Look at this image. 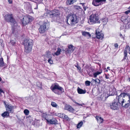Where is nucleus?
Masks as SVG:
<instances>
[{"label": "nucleus", "instance_id": "62", "mask_svg": "<svg viewBox=\"0 0 130 130\" xmlns=\"http://www.w3.org/2000/svg\"><path fill=\"white\" fill-rule=\"evenodd\" d=\"M109 1H111L112 0H109Z\"/></svg>", "mask_w": 130, "mask_h": 130}, {"label": "nucleus", "instance_id": "50", "mask_svg": "<svg viewBox=\"0 0 130 130\" xmlns=\"http://www.w3.org/2000/svg\"><path fill=\"white\" fill-rule=\"evenodd\" d=\"M105 77L107 79L109 78V77L106 74H105Z\"/></svg>", "mask_w": 130, "mask_h": 130}, {"label": "nucleus", "instance_id": "63", "mask_svg": "<svg viewBox=\"0 0 130 130\" xmlns=\"http://www.w3.org/2000/svg\"><path fill=\"white\" fill-rule=\"evenodd\" d=\"M5 105H6V104H5Z\"/></svg>", "mask_w": 130, "mask_h": 130}, {"label": "nucleus", "instance_id": "11", "mask_svg": "<svg viewBox=\"0 0 130 130\" xmlns=\"http://www.w3.org/2000/svg\"><path fill=\"white\" fill-rule=\"evenodd\" d=\"M106 0H93L92 4L95 6H98L101 5V3L105 2Z\"/></svg>", "mask_w": 130, "mask_h": 130}, {"label": "nucleus", "instance_id": "18", "mask_svg": "<svg viewBox=\"0 0 130 130\" xmlns=\"http://www.w3.org/2000/svg\"><path fill=\"white\" fill-rule=\"evenodd\" d=\"M75 49L74 47L72 45H70L68 46L67 51L68 53H70L73 52Z\"/></svg>", "mask_w": 130, "mask_h": 130}, {"label": "nucleus", "instance_id": "64", "mask_svg": "<svg viewBox=\"0 0 130 130\" xmlns=\"http://www.w3.org/2000/svg\"><path fill=\"white\" fill-rule=\"evenodd\" d=\"M129 8L130 9V6L129 7Z\"/></svg>", "mask_w": 130, "mask_h": 130}, {"label": "nucleus", "instance_id": "4", "mask_svg": "<svg viewBox=\"0 0 130 130\" xmlns=\"http://www.w3.org/2000/svg\"><path fill=\"white\" fill-rule=\"evenodd\" d=\"M59 15L60 13L59 12L58 10H55L45 13L43 15V17H45V18L47 17L53 18L57 17Z\"/></svg>", "mask_w": 130, "mask_h": 130}, {"label": "nucleus", "instance_id": "44", "mask_svg": "<svg viewBox=\"0 0 130 130\" xmlns=\"http://www.w3.org/2000/svg\"><path fill=\"white\" fill-rule=\"evenodd\" d=\"M34 1H33V2H34L35 3H37V2H36V1L38 2V3L40 2H41V0H34Z\"/></svg>", "mask_w": 130, "mask_h": 130}, {"label": "nucleus", "instance_id": "54", "mask_svg": "<svg viewBox=\"0 0 130 130\" xmlns=\"http://www.w3.org/2000/svg\"><path fill=\"white\" fill-rule=\"evenodd\" d=\"M120 28H121V29H123V27H120Z\"/></svg>", "mask_w": 130, "mask_h": 130}, {"label": "nucleus", "instance_id": "9", "mask_svg": "<svg viewBox=\"0 0 130 130\" xmlns=\"http://www.w3.org/2000/svg\"><path fill=\"white\" fill-rule=\"evenodd\" d=\"M127 16L126 15H123L121 17V20L125 25V28H128L130 27V22H128L127 20Z\"/></svg>", "mask_w": 130, "mask_h": 130}, {"label": "nucleus", "instance_id": "2", "mask_svg": "<svg viewBox=\"0 0 130 130\" xmlns=\"http://www.w3.org/2000/svg\"><path fill=\"white\" fill-rule=\"evenodd\" d=\"M32 40L30 39H26L24 41V45L25 46V52L26 53H29L31 51L32 46Z\"/></svg>", "mask_w": 130, "mask_h": 130}, {"label": "nucleus", "instance_id": "35", "mask_svg": "<svg viewBox=\"0 0 130 130\" xmlns=\"http://www.w3.org/2000/svg\"><path fill=\"white\" fill-rule=\"evenodd\" d=\"M64 115L65 114L63 113H60L59 114V115L60 117L63 119Z\"/></svg>", "mask_w": 130, "mask_h": 130}, {"label": "nucleus", "instance_id": "10", "mask_svg": "<svg viewBox=\"0 0 130 130\" xmlns=\"http://www.w3.org/2000/svg\"><path fill=\"white\" fill-rule=\"evenodd\" d=\"M30 17L29 16H25L24 18L22 20V23L24 25H26L29 23L31 21L32 19L30 18Z\"/></svg>", "mask_w": 130, "mask_h": 130}, {"label": "nucleus", "instance_id": "42", "mask_svg": "<svg viewBox=\"0 0 130 130\" xmlns=\"http://www.w3.org/2000/svg\"><path fill=\"white\" fill-rule=\"evenodd\" d=\"M68 118H69L65 114L64 116V119H67V120H68Z\"/></svg>", "mask_w": 130, "mask_h": 130}, {"label": "nucleus", "instance_id": "55", "mask_svg": "<svg viewBox=\"0 0 130 130\" xmlns=\"http://www.w3.org/2000/svg\"><path fill=\"white\" fill-rule=\"evenodd\" d=\"M74 102L75 103H76V104H77V103H78L77 102H76V101H74Z\"/></svg>", "mask_w": 130, "mask_h": 130}, {"label": "nucleus", "instance_id": "3", "mask_svg": "<svg viewBox=\"0 0 130 130\" xmlns=\"http://www.w3.org/2000/svg\"><path fill=\"white\" fill-rule=\"evenodd\" d=\"M50 89L54 93L58 94H60V91L62 92H63L64 91L63 88L59 86L57 83L52 84L51 87Z\"/></svg>", "mask_w": 130, "mask_h": 130}, {"label": "nucleus", "instance_id": "20", "mask_svg": "<svg viewBox=\"0 0 130 130\" xmlns=\"http://www.w3.org/2000/svg\"><path fill=\"white\" fill-rule=\"evenodd\" d=\"M82 35L83 36L88 37L89 38L91 37V35L90 33L86 31H82Z\"/></svg>", "mask_w": 130, "mask_h": 130}, {"label": "nucleus", "instance_id": "12", "mask_svg": "<svg viewBox=\"0 0 130 130\" xmlns=\"http://www.w3.org/2000/svg\"><path fill=\"white\" fill-rule=\"evenodd\" d=\"M64 109L65 110H67L71 112H73L74 111V109L71 106L66 104L64 105Z\"/></svg>", "mask_w": 130, "mask_h": 130}, {"label": "nucleus", "instance_id": "47", "mask_svg": "<svg viewBox=\"0 0 130 130\" xmlns=\"http://www.w3.org/2000/svg\"><path fill=\"white\" fill-rule=\"evenodd\" d=\"M126 57V56H124V58H123V59L122 60V61H125V60H126V57Z\"/></svg>", "mask_w": 130, "mask_h": 130}, {"label": "nucleus", "instance_id": "43", "mask_svg": "<svg viewBox=\"0 0 130 130\" xmlns=\"http://www.w3.org/2000/svg\"><path fill=\"white\" fill-rule=\"evenodd\" d=\"M2 93H4V92L2 90V89L0 88V95Z\"/></svg>", "mask_w": 130, "mask_h": 130}, {"label": "nucleus", "instance_id": "48", "mask_svg": "<svg viewBox=\"0 0 130 130\" xmlns=\"http://www.w3.org/2000/svg\"><path fill=\"white\" fill-rule=\"evenodd\" d=\"M83 8L84 10V11L86 10V9L87 8V7L85 6H84V7H83Z\"/></svg>", "mask_w": 130, "mask_h": 130}, {"label": "nucleus", "instance_id": "39", "mask_svg": "<svg viewBox=\"0 0 130 130\" xmlns=\"http://www.w3.org/2000/svg\"><path fill=\"white\" fill-rule=\"evenodd\" d=\"M48 61L50 64H52L53 63V61L50 58L48 59Z\"/></svg>", "mask_w": 130, "mask_h": 130}, {"label": "nucleus", "instance_id": "58", "mask_svg": "<svg viewBox=\"0 0 130 130\" xmlns=\"http://www.w3.org/2000/svg\"><path fill=\"white\" fill-rule=\"evenodd\" d=\"M2 78H1V77H0V82H1V80H2Z\"/></svg>", "mask_w": 130, "mask_h": 130}, {"label": "nucleus", "instance_id": "41", "mask_svg": "<svg viewBox=\"0 0 130 130\" xmlns=\"http://www.w3.org/2000/svg\"><path fill=\"white\" fill-rule=\"evenodd\" d=\"M114 46L115 48H117L118 47V45L117 43H115L114 44Z\"/></svg>", "mask_w": 130, "mask_h": 130}, {"label": "nucleus", "instance_id": "24", "mask_svg": "<svg viewBox=\"0 0 130 130\" xmlns=\"http://www.w3.org/2000/svg\"><path fill=\"white\" fill-rule=\"evenodd\" d=\"M77 0H68V1L67 2L68 5H69L73 4L74 3L76 2Z\"/></svg>", "mask_w": 130, "mask_h": 130}, {"label": "nucleus", "instance_id": "5", "mask_svg": "<svg viewBox=\"0 0 130 130\" xmlns=\"http://www.w3.org/2000/svg\"><path fill=\"white\" fill-rule=\"evenodd\" d=\"M77 17L75 14L70 15L68 16L67 19V22L69 24H75L77 23Z\"/></svg>", "mask_w": 130, "mask_h": 130}, {"label": "nucleus", "instance_id": "57", "mask_svg": "<svg viewBox=\"0 0 130 130\" xmlns=\"http://www.w3.org/2000/svg\"><path fill=\"white\" fill-rule=\"evenodd\" d=\"M129 53L130 54V48H129Z\"/></svg>", "mask_w": 130, "mask_h": 130}, {"label": "nucleus", "instance_id": "25", "mask_svg": "<svg viewBox=\"0 0 130 130\" xmlns=\"http://www.w3.org/2000/svg\"><path fill=\"white\" fill-rule=\"evenodd\" d=\"M5 66V64L3 61V58H0V67H3Z\"/></svg>", "mask_w": 130, "mask_h": 130}, {"label": "nucleus", "instance_id": "36", "mask_svg": "<svg viewBox=\"0 0 130 130\" xmlns=\"http://www.w3.org/2000/svg\"><path fill=\"white\" fill-rule=\"evenodd\" d=\"M75 66L80 71H81V68L79 66L77 63L76 65H75Z\"/></svg>", "mask_w": 130, "mask_h": 130}, {"label": "nucleus", "instance_id": "1", "mask_svg": "<svg viewBox=\"0 0 130 130\" xmlns=\"http://www.w3.org/2000/svg\"><path fill=\"white\" fill-rule=\"evenodd\" d=\"M4 18L6 21L11 23L12 26V32L13 34L16 35L18 32V29H17L18 24L16 21H15L13 18L12 14H6Z\"/></svg>", "mask_w": 130, "mask_h": 130}, {"label": "nucleus", "instance_id": "38", "mask_svg": "<svg viewBox=\"0 0 130 130\" xmlns=\"http://www.w3.org/2000/svg\"><path fill=\"white\" fill-rule=\"evenodd\" d=\"M101 82V80H100L98 79H96V83H97L98 84H99L100 83V82Z\"/></svg>", "mask_w": 130, "mask_h": 130}, {"label": "nucleus", "instance_id": "26", "mask_svg": "<svg viewBox=\"0 0 130 130\" xmlns=\"http://www.w3.org/2000/svg\"><path fill=\"white\" fill-rule=\"evenodd\" d=\"M9 112H5L2 114V116L3 117H5L9 115Z\"/></svg>", "mask_w": 130, "mask_h": 130}, {"label": "nucleus", "instance_id": "53", "mask_svg": "<svg viewBox=\"0 0 130 130\" xmlns=\"http://www.w3.org/2000/svg\"><path fill=\"white\" fill-rule=\"evenodd\" d=\"M36 5L37 6H36V7L35 8H34L35 9H37L38 8V5H37V4H36Z\"/></svg>", "mask_w": 130, "mask_h": 130}, {"label": "nucleus", "instance_id": "56", "mask_svg": "<svg viewBox=\"0 0 130 130\" xmlns=\"http://www.w3.org/2000/svg\"><path fill=\"white\" fill-rule=\"evenodd\" d=\"M109 68H110V67H107V69L109 70H110V69H109Z\"/></svg>", "mask_w": 130, "mask_h": 130}, {"label": "nucleus", "instance_id": "59", "mask_svg": "<svg viewBox=\"0 0 130 130\" xmlns=\"http://www.w3.org/2000/svg\"><path fill=\"white\" fill-rule=\"evenodd\" d=\"M96 79H95V80H94V82H95V83H96Z\"/></svg>", "mask_w": 130, "mask_h": 130}, {"label": "nucleus", "instance_id": "13", "mask_svg": "<svg viewBox=\"0 0 130 130\" xmlns=\"http://www.w3.org/2000/svg\"><path fill=\"white\" fill-rule=\"evenodd\" d=\"M125 96H127L128 97V100L127 101L128 103L125 104L124 105V107L127 108L130 106V94L127 93H125Z\"/></svg>", "mask_w": 130, "mask_h": 130}, {"label": "nucleus", "instance_id": "22", "mask_svg": "<svg viewBox=\"0 0 130 130\" xmlns=\"http://www.w3.org/2000/svg\"><path fill=\"white\" fill-rule=\"evenodd\" d=\"M61 51V49L59 48H57V50L56 52L53 54V55L54 56L55 55L56 56L60 54Z\"/></svg>", "mask_w": 130, "mask_h": 130}, {"label": "nucleus", "instance_id": "60", "mask_svg": "<svg viewBox=\"0 0 130 130\" xmlns=\"http://www.w3.org/2000/svg\"><path fill=\"white\" fill-rule=\"evenodd\" d=\"M95 80V79H92V80L93 81H94V80Z\"/></svg>", "mask_w": 130, "mask_h": 130}, {"label": "nucleus", "instance_id": "46", "mask_svg": "<svg viewBox=\"0 0 130 130\" xmlns=\"http://www.w3.org/2000/svg\"><path fill=\"white\" fill-rule=\"evenodd\" d=\"M8 2L9 4H11L12 2V0H8Z\"/></svg>", "mask_w": 130, "mask_h": 130}, {"label": "nucleus", "instance_id": "27", "mask_svg": "<svg viewBox=\"0 0 130 130\" xmlns=\"http://www.w3.org/2000/svg\"><path fill=\"white\" fill-rule=\"evenodd\" d=\"M40 121L39 120H36L35 121V123L34 125L37 126H39Z\"/></svg>", "mask_w": 130, "mask_h": 130}, {"label": "nucleus", "instance_id": "19", "mask_svg": "<svg viewBox=\"0 0 130 130\" xmlns=\"http://www.w3.org/2000/svg\"><path fill=\"white\" fill-rule=\"evenodd\" d=\"M95 118L99 123L101 124L103 122V119L101 117L99 116H96Z\"/></svg>", "mask_w": 130, "mask_h": 130}, {"label": "nucleus", "instance_id": "7", "mask_svg": "<svg viewBox=\"0 0 130 130\" xmlns=\"http://www.w3.org/2000/svg\"><path fill=\"white\" fill-rule=\"evenodd\" d=\"M99 17L95 14H92L90 16L89 20H88V23L92 24L95 23H99V22L98 21Z\"/></svg>", "mask_w": 130, "mask_h": 130}, {"label": "nucleus", "instance_id": "34", "mask_svg": "<svg viewBox=\"0 0 130 130\" xmlns=\"http://www.w3.org/2000/svg\"><path fill=\"white\" fill-rule=\"evenodd\" d=\"M16 40L14 39V40H11L10 42L12 45H14L16 43Z\"/></svg>", "mask_w": 130, "mask_h": 130}, {"label": "nucleus", "instance_id": "49", "mask_svg": "<svg viewBox=\"0 0 130 130\" xmlns=\"http://www.w3.org/2000/svg\"><path fill=\"white\" fill-rule=\"evenodd\" d=\"M77 104L79 106H82L83 105H84V103H83L82 104H79V103H77Z\"/></svg>", "mask_w": 130, "mask_h": 130}, {"label": "nucleus", "instance_id": "28", "mask_svg": "<svg viewBox=\"0 0 130 130\" xmlns=\"http://www.w3.org/2000/svg\"><path fill=\"white\" fill-rule=\"evenodd\" d=\"M102 72H97L93 74V77L94 78H96V77L97 76L100 74H101V73Z\"/></svg>", "mask_w": 130, "mask_h": 130}, {"label": "nucleus", "instance_id": "61", "mask_svg": "<svg viewBox=\"0 0 130 130\" xmlns=\"http://www.w3.org/2000/svg\"><path fill=\"white\" fill-rule=\"evenodd\" d=\"M78 8H80V6H78Z\"/></svg>", "mask_w": 130, "mask_h": 130}, {"label": "nucleus", "instance_id": "17", "mask_svg": "<svg viewBox=\"0 0 130 130\" xmlns=\"http://www.w3.org/2000/svg\"><path fill=\"white\" fill-rule=\"evenodd\" d=\"M96 38L99 39H102L103 38L104 35L99 31H96Z\"/></svg>", "mask_w": 130, "mask_h": 130}, {"label": "nucleus", "instance_id": "8", "mask_svg": "<svg viewBox=\"0 0 130 130\" xmlns=\"http://www.w3.org/2000/svg\"><path fill=\"white\" fill-rule=\"evenodd\" d=\"M125 96V93L123 92L121 93L120 95L116 97L117 99L118 100V102L124 107V105H123V104L125 101L123 98Z\"/></svg>", "mask_w": 130, "mask_h": 130}, {"label": "nucleus", "instance_id": "29", "mask_svg": "<svg viewBox=\"0 0 130 130\" xmlns=\"http://www.w3.org/2000/svg\"><path fill=\"white\" fill-rule=\"evenodd\" d=\"M83 124V122L82 121L80 122L77 124V128H80L82 126Z\"/></svg>", "mask_w": 130, "mask_h": 130}, {"label": "nucleus", "instance_id": "37", "mask_svg": "<svg viewBox=\"0 0 130 130\" xmlns=\"http://www.w3.org/2000/svg\"><path fill=\"white\" fill-rule=\"evenodd\" d=\"M124 56L127 57V50H125L124 51Z\"/></svg>", "mask_w": 130, "mask_h": 130}, {"label": "nucleus", "instance_id": "14", "mask_svg": "<svg viewBox=\"0 0 130 130\" xmlns=\"http://www.w3.org/2000/svg\"><path fill=\"white\" fill-rule=\"evenodd\" d=\"M118 106V103L116 102H114L110 105L111 108L114 110L117 109Z\"/></svg>", "mask_w": 130, "mask_h": 130}, {"label": "nucleus", "instance_id": "51", "mask_svg": "<svg viewBox=\"0 0 130 130\" xmlns=\"http://www.w3.org/2000/svg\"><path fill=\"white\" fill-rule=\"evenodd\" d=\"M80 4L82 5V6L83 7H84V6H85L84 5L85 4V3H80Z\"/></svg>", "mask_w": 130, "mask_h": 130}, {"label": "nucleus", "instance_id": "16", "mask_svg": "<svg viewBox=\"0 0 130 130\" xmlns=\"http://www.w3.org/2000/svg\"><path fill=\"white\" fill-rule=\"evenodd\" d=\"M6 108L7 110L9 112L12 113L13 112V107L11 105H8L7 107L6 105Z\"/></svg>", "mask_w": 130, "mask_h": 130}, {"label": "nucleus", "instance_id": "32", "mask_svg": "<svg viewBox=\"0 0 130 130\" xmlns=\"http://www.w3.org/2000/svg\"><path fill=\"white\" fill-rule=\"evenodd\" d=\"M51 105L52 106L55 107H56L58 106L57 105L55 102H53L51 103Z\"/></svg>", "mask_w": 130, "mask_h": 130}, {"label": "nucleus", "instance_id": "30", "mask_svg": "<svg viewBox=\"0 0 130 130\" xmlns=\"http://www.w3.org/2000/svg\"><path fill=\"white\" fill-rule=\"evenodd\" d=\"M24 113L26 115H27L29 113V111L27 109H26L24 110Z\"/></svg>", "mask_w": 130, "mask_h": 130}, {"label": "nucleus", "instance_id": "52", "mask_svg": "<svg viewBox=\"0 0 130 130\" xmlns=\"http://www.w3.org/2000/svg\"><path fill=\"white\" fill-rule=\"evenodd\" d=\"M120 36L121 38H123L122 35L121 34H120Z\"/></svg>", "mask_w": 130, "mask_h": 130}, {"label": "nucleus", "instance_id": "31", "mask_svg": "<svg viewBox=\"0 0 130 130\" xmlns=\"http://www.w3.org/2000/svg\"><path fill=\"white\" fill-rule=\"evenodd\" d=\"M37 86L40 88V89L42 88V86L41 85V83L40 82H37Z\"/></svg>", "mask_w": 130, "mask_h": 130}, {"label": "nucleus", "instance_id": "45", "mask_svg": "<svg viewBox=\"0 0 130 130\" xmlns=\"http://www.w3.org/2000/svg\"><path fill=\"white\" fill-rule=\"evenodd\" d=\"M129 13H130V10H128L125 12V13L126 14H128Z\"/></svg>", "mask_w": 130, "mask_h": 130}, {"label": "nucleus", "instance_id": "6", "mask_svg": "<svg viewBox=\"0 0 130 130\" xmlns=\"http://www.w3.org/2000/svg\"><path fill=\"white\" fill-rule=\"evenodd\" d=\"M49 25V23L47 20H44L43 24L40 26L39 29V32L41 33L44 32L46 29L47 27H48Z\"/></svg>", "mask_w": 130, "mask_h": 130}, {"label": "nucleus", "instance_id": "15", "mask_svg": "<svg viewBox=\"0 0 130 130\" xmlns=\"http://www.w3.org/2000/svg\"><path fill=\"white\" fill-rule=\"evenodd\" d=\"M46 120L50 124H57V121L55 118H53L52 119L49 120L47 119H46Z\"/></svg>", "mask_w": 130, "mask_h": 130}, {"label": "nucleus", "instance_id": "40", "mask_svg": "<svg viewBox=\"0 0 130 130\" xmlns=\"http://www.w3.org/2000/svg\"><path fill=\"white\" fill-rule=\"evenodd\" d=\"M42 116L44 118H45L46 116V114L45 113H43L42 115Z\"/></svg>", "mask_w": 130, "mask_h": 130}, {"label": "nucleus", "instance_id": "23", "mask_svg": "<svg viewBox=\"0 0 130 130\" xmlns=\"http://www.w3.org/2000/svg\"><path fill=\"white\" fill-rule=\"evenodd\" d=\"M108 20L107 18H105L102 19L101 20V21H102L103 24L104 25L106 24L108 21Z\"/></svg>", "mask_w": 130, "mask_h": 130}, {"label": "nucleus", "instance_id": "21", "mask_svg": "<svg viewBox=\"0 0 130 130\" xmlns=\"http://www.w3.org/2000/svg\"><path fill=\"white\" fill-rule=\"evenodd\" d=\"M77 91L78 93L80 94H84L86 92V91L85 90H84L79 87L77 89Z\"/></svg>", "mask_w": 130, "mask_h": 130}, {"label": "nucleus", "instance_id": "33", "mask_svg": "<svg viewBox=\"0 0 130 130\" xmlns=\"http://www.w3.org/2000/svg\"><path fill=\"white\" fill-rule=\"evenodd\" d=\"M90 82L88 80H87L85 82L86 85L87 86H89L90 85Z\"/></svg>", "mask_w": 130, "mask_h": 130}]
</instances>
